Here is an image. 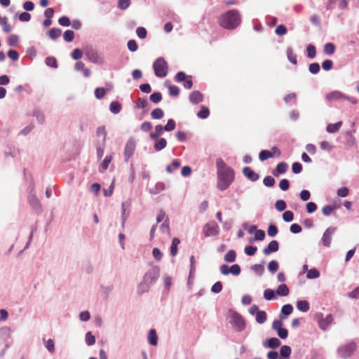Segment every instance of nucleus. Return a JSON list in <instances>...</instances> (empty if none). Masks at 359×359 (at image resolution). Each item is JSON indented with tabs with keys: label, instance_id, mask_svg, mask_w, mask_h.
<instances>
[{
	"label": "nucleus",
	"instance_id": "f257e3e1",
	"mask_svg": "<svg viewBox=\"0 0 359 359\" xmlns=\"http://www.w3.org/2000/svg\"><path fill=\"white\" fill-rule=\"evenodd\" d=\"M216 167L217 170V187L220 191L226 190L234 180V171L222 158L217 159Z\"/></svg>",
	"mask_w": 359,
	"mask_h": 359
},
{
	"label": "nucleus",
	"instance_id": "f03ea898",
	"mask_svg": "<svg viewBox=\"0 0 359 359\" xmlns=\"http://www.w3.org/2000/svg\"><path fill=\"white\" fill-rule=\"evenodd\" d=\"M160 276L158 266H153L144 275L142 280L137 286V294L142 295L149 292L151 286L156 282Z\"/></svg>",
	"mask_w": 359,
	"mask_h": 359
},
{
	"label": "nucleus",
	"instance_id": "7ed1b4c3",
	"mask_svg": "<svg viewBox=\"0 0 359 359\" xmlns=\"http://www.w3.org/2000/svg\"><path fill=\"white\" fill-rule=\"evenodd\" d=\"M241 22V17L238 10L232 9L222 15L219 19V25L226 29H236Z\"/></svg>",
	"mask_w": 359,
	"mask_h": 359
},
{
	"label": "nucleus",
	"instance_id": "20e7f679",
	"mask_svg": "<svg viewBox=\"0 0 359 359\" xmlns=\"http://www.w3.org/2000/svg\"><path fill=\"white\" fill-rule=\"evenodd\" d=\"M153 69L156 76L159 78L165 77L168 72V62L163 57H158L153 63Z\"/></svg>",
	"mask_w": 359,
	"mask_h": 359
},
{
	"label": "nucleus",
	"instance_id": "39448f33",
	"mask_svg": "<svg viewBox=\"0 0 359 359\" xmlns=\"http://www.w3.org/2000/svg\"><path fill=\"white\" fill-rule=\"evenodd\" d=\"M229 312L231 316V323L233 325L235 329L238 332L244 330L246 323L243 316L238 312L233 310H230Z\"/></svg>",
	"mask_w": 359,
	"mask_h": 359
},
{
	"label": "nucleus",
	"instance_id": "423d86ee",
	"mask_svg": "<svg viewBox=\"0 0 359 359\" xmlns=\"http://www.w3.org/2000/svg\"><path fill=\"white\" fill-rule=\"evenodd\" d=\"M356 348V344L353 341L347 344L341 346L337 349V353L339 357L346 359L351 355Z\"/></svg>",
	"mask_w": 359,
	"mask_h": 359
},
{
	"label": "nucleus",
	"instance_id": "0eeeda50",
	"mask_svg": "<svg viewBox=\"0 0 359 359\" xmlns=\"http://www.w3.org/2000/svg\"><path fill=\"white\" fill-rule=\"evenodd\" d=\"M28 203L33 209V210L38 215L42 212L41 204L36 196L34 189L32 188L28 195Z\"/></svg>",
	"mask_w": 359,
	"mask_h": 359
},
{
	"label": "nucleus",
	"instance_id": "6e6552de",
	"mask_svg": "<svg viewBox=\"0 0 359 359\" xmlns=\"http://www.w3.org/2000/svg\"><path fill=\"white\" fill-rule=\"evenodd\" d=\"M175 80L177 82H184L183 86L187 89H191L193 86L192 76L186 75L184 72H178L175 76Z\"/></svg>",
	"mask_w": 359,
	"mask_h": 359
},
{
	"label": "nucleus",
	"instance_id": "1a4fd4ad",
	"mask_svg": "<svg viewBox=\"0 0 359 359\" xmlns=\"http://www.w3.org/2000/svg\"><path fill=\"white\" fill-rule=\"evenodd\" d=\"M135 140L131 137L127 141L124 148V158L126 162H128L129 159L132 157L135 150Z\"/></svg>",
	"mask_w": 359,
	"mask_h": 359
},
{
	"label": "nucleus",
	"instance_id": "9d476101",
	"mask_svg": "<svg viewBox=\"0 0 359 359\" xmlns=\"http://www.w3.org/2000/svg\"><path fill=\"white\" fill-rule=\"evenodd\" d=\"M336 231V227L330 226L324 231L320 241L325 247L329 248L330 246L332 236Z\"/></svg>",
	"mask_w": 359,
	"mask_h": 359
},
{
	"label": "nucleus",
	"instance_id": "9b49d317",
	"mask_svg": "<svg viewBox=\"0 0 359 359\" xmlns=\"http://www.w3.org/2000/svg\"><path fill=\"white\" fill-rule=\"evenodd\" d=\"M281 344V341L276 337L267 338L263 342V346L267 348L276 349Z\"/></svg>",
	"mask_w": 359,
	"mask_h": 359
},
{
	"label": "nucleus",
	"instance_id": "f8f14e48",
	"mask_svg": "<svg viewBox=\"0 0 359 359\" xmlns=\"http://www.w3.org/2000/svg\"><path fill=\"white\" fill-rule=\"evenodd\" d=\"M279 249L278 242L276 240L271 241L268 245L263 250V253L265 255H269L273 252H276Z\"/></svg>",
	"mask_w": 359,
	"mask_h": 359
},
{
	"label": "nucleus",
	"instance_id": "ddd939ff",
	"mask_svg": "<svg viewBox=\"0 0 359 359\" xmlns=\"http://www.w3.org/2000/svg\"><path fill=\"white\" fill-rule=\"evenodd\" d=\"M218 226L212 223L206 224L204 227V234L205 236H216L218 234Z\"/></svg>",
	"mask_w": 359,
	"mask_h": 359
},
{
	"label": "nucleus",
	"instance_id": "4468645a",
	"mask_svg": "<svg viewBox=\"0 0 359 359\" xmlns=\"http://www.w3.org/2000/svg\"><path fill=\"white\" fill-rule=\"evenodd\" d=\"M243 173L245 177L252 182H256L259 180V176L257 173L255 172L250 167H245L243 169Z\"/></svg>",
	"mask_w": 359,
	"mask_h": 359
},
{
	"label": "nucleus",
	"instance_id": "2eb2a0df",
	"mask_svg": "<svg viewBox=\"0 0 359 359\" xmlns=\"http://www.w3.org/2000/svg\"><path fill=\"white\" fill-rule=\"evenodd\" d=\"M288 165L285 162H280L276 165L275 170L272 172V174L275 177H278L279 175L284 174L287 172Z\"/></svg>",
	"mask_w": 359,
	"mask_h": 359
},
{
	"label": "nucleus",
	"instance_id": "dca6fc26",
	"mask_svg": "<svg viewBox=\"0 0 359 359\" xmlns=\"http://www.w3.org/2000/svg\"><path fill=\"white\" fill-rule=\"evenodd\" d=\"M154 140V149L156 151H160L165 149L167 146V140L163 137H158V139H151Z\"/></svg>",
	"mask_w": 359,
	"mask_h": 359
},
{
	"label": "nucleus",
	"instance_id": "f3484780",
	"mask_svg": "<svg viewBox=\"0 0 359 359\" xmlns=\"http://www.w3.org/2000/svg\"><path fill=\"white\" fill-rule=\"evenodd\" d=\"M333 320V317L331 314L327 315L325 318L319 320L318 324L320 328L323 330H326L332 323Z\"/></svg>",
	"mask_w": 359,
	"mask_h": 359
},
{
	"label": "nucleus",
	"instance_id": "a211bd4d",
	"mask_svg": "<svg viewBox=\"0 0 359 359\" xmlns=\"http://www.w3.org/2000/svg\"><path fill=\"white\" fill-rule=\"evenodd\" d=\"M189 99L192 104H196L203 101V95L200 91L194 90L189 95Z\"/></svg>",
	"mask_w": 359,
	"mask_h": 359
},
{
	"label": "nucleus",
	"instance_id": "6ab92c4d",
	"mask_svg": "<svg viewBox=\"0 0 359 359\" xmlns=\"http://www.w3.org/2000/svg\"><path fill=\"white\" fill-rule=\"evenodd\" d=\"M344 94L340 91H332L326 95V99L329 101H339L343 100Z\"/></svg>",
	"mask_w": 359,
	"mask_h": 359
},
{
	"label": "nucleus",
	"instance_id": "aec40b11",
	"mask_svg": "<svg viewBox=\"0 0 359 359\" xmlns=\"http://www.w3.org/2000/svg\"><path fill=\"white\" fill-rule=\"evenodd\" d=\"M292 353L290 346L284 345L280 347L279 359H289Z\"/></svg>",
	"mask_w": 359,
	"mask_h": 359
},
{
	"label": "nucleus",
	"instance_id": "412c9836",
	"mask_svg": "<svg viewBox=\"0 0 359 359\" xmlns=\"http://www.w3.org/2000/svg\"><path fill=\"white\" fill-rule=\"evenodd\" d=\"M11 329L9 327L5 326L0 328V340L5 341L11 335Z\"/></svg>",
	"mask_w": 359,
	"mask_h": 359
},
{
	"label": "nucleus",
	"instance_id": "4be33fe9",
	"mask_svg": "<svg viewBox=\"0 0 359 359\" xmlns=\"http://www.w3.org/2000/svg\"><path fill=\"white\" fill-rule=\"evenodd\" d=\"M148 341L151 346H156L158 344V336L154 329H151L148 334Z\"/></svg>",
	"mask_w": 359,
	"mask_h": 359
},
{
	"label": "nucleus",
	"instance_id": "5701e85b",
	"mask_svg": "<svg viewBox=\"0 0 359 359\" xmlns=\"http://www.w3.org/2000/svg\"><path fill=\"white\" fill-rule=\"evenodd\" d=\"M165 189V184L161 182H159L155 184L154 187L151 188L149 189V193L152 195H156Z\"/></svg>",
	"mask_w": 359,
	"mask_h": 359
},
{
	"label": "nucleus",
	"instance_id": "b1692460",
	"mask_svg": "<svg viewBox=\"0 0 359 359\" xmlns=\"http://www.w3.org/2000/svg\"><path fill=\"white\" fill-rule=\"evenodd\" d=\"M341 126V121H339L335 123H329L326 127V130L329 133H335L340 129Z\"/></svg>",
	"mask_w": 359,
	"mask_h": 359
},
{
	"label": "nucleus",
	"instance_id": "393cba45",
	"mask_svg": "<svg viewBox=\"0 0 359 359\" xmlns=\"http://www.w3.org/2000/svg\"><path fill=\"white\" fill-rule=\"evenodd\" d=\"M62 34V30L59 28L53 27L51 28L48 32V36L52 40H56Z\"/></svg>",
	"mask_w": 359,
	"mask_h": 359
},
{
	"label": "nucleus",
	"instance_id": "a878e982",
	"mask_svg": "<svg viewBox=\"0 0 359 359\" xmlns=\"http://www.w3.org/2000/svg\"><path fill=\"white\" fill-rule=\"evenodd\" d=\"M289 292V288L285 284L280 285L276 290V294L280 297H286L288 295Z\"/></svg>",
	"mask_w": 359,
	"mask_h": 359
},
{
	"label": "nucleus",
	"instance_id": "bb28decb",
	"mask_svg": "<svg viewBox=\"0 0 359 359\" xmlns=\"http://www.w3.org/2000/svg\"><path fill=\"white\" fill-rule=\"evenodd\" d=\"M297 308L302 312H307L310 309V305L306 300H299L297 302Z\"/></svg>",
	"mask_w": 359,
	"mask_h": 359
},
{
	"label": "nucleus",
	"instance_id": "cd10ccee",
	"mask_svg": "<svg viewBox=\"0 0 359 359\" xmlns=\"http://www.w3.org/2000/svg\"><path fill=\"white\" fill-rule=\"evenodd\" d=\"M149 103L147 99L140 97L137 100L135 107L147 111L149 109Z\"/></svg>",
	"mask_w": 359,
	"mask_h": 359
},
{
	"label": "nucleus",
	"instance_id": "c85d7f7f",
	"mask_svg": "<svg viewBox=\"0 0 359 359\" xmlns=\"http://www.w3.org/2000/svg\"><path fill=\"white\" fill-rule=\"evenodd\" d=\"M163 128L161 125H157L155 127V131L149 135L151 139H158L163 134Z\"/></svg>",
	"mask_w": 359,
	"mask_h": 359
},
{
	"label": "nucleus",
	"instance_id": "c756f323",
	"mask_svg": "<svg viewBox=\"0 0 359 359\" xmlns=\"http://www.w3.org/2000/svg\"><path fill=\"white\" fill-rule=\"evenodd\" d=\"M287 60L293 65L297 64V59L296 54L294 53L292 47H288L286 50Z\"/></svg>",
	"mask_w": 359,
	"mask_h": 359
},
{
	"label": "nucleus",
	"instance_id": "7c9ffc66",
	"mask_svg": "<svg viewBox=\"0 0 359 359\" xmlns=\"http://www.w3.org/2000/svg\"><path fill=\"white\" fill-rule=\"evenodd\" d=\"M264 262L262 261L261 264H257L252 265L250 269L255 273H256L259 276H261L264 271Z\"/></svg>",
	"mask_w": 359,
	"mask_h": 359
},
{
	"label": "nucleus",
	"instance_id": "2f4dec72",
	"mask_svg": "<svg viewBox=\"0 0 359 359\" xmlns=\"http://www.w3.org/2000/svg\"><path fill=\"white\" fill-rule=\"evenodd\" d=\"M160 231L163 233L170 235V229L168 217H166L164 222L160 225Z\"/></svg>",
	"mask_w": 359,
	"mask_h": 359
},
{
	"label": "nucleus",
	"instance_id": "473e14b6",
	"mask_svg": "<svg viewBox=\"0 0 359 359\" xmlns=\"http://www.w3.org/2000/svg\"><path fill=\"white\" fill-rule=\"evenodd\" d=\"M109 110L112 114H117L121 110V104L117 101H113L109 105Z\"/></svg>",
	"mask_w": 359,
	"mask_h": 359
},
{
	"label": "nucleus",
	"instance_id": "72a5a7b5",
	"mask_svg": "<svg viewBox=\"0 0 359 359\" xmlns=\"http://www.w3.org/2000/svg\"><path fill=\"white\" fill-rule=\"evenodd\" d=\"M236 259V252L234 250H230L227 252V253L224 255V259L226 262H233Z\"/></svg>",
	"mask_w": 359,
	"mask_h": 359
},
{
	"label": "nucleus",
	"instance_id": "f704fd0d",
	"mask_svg": "<svg viewBox=\"0 0 359 359\" xmlns=\"http://www.w3.org/2000/svg\"><path fill=\"white\" fill-rule=\"evenodd\" d=\"M210 115L209 109L205 106H201L200 110L197 113V116L200 118H207Z\"/></svg>",
	"mask_w": 359,
	"mask_h": 359
},
{
	"label": "nucleus",
	"instance_id": "c9c22d12",
	"mask_svg": "<svg viewBox=\"0 0 359 359\" xmlns=\"http://www.w3.org/2000/svg\"><path fill=\"white\" fill-rule=\"evenodd\" d=\"M0 25L2 26L4 32L9 33L11 32L12 28L8 22V18L6 17H3L0 19Z\"/></svg>",
	"mask_w": 359,
	"mask_h": 359
},
{
	"label": "nucleus",
	"instance_id": "e433bc0d",
	"mask_svg": "<svg viewBox=\"0 0 359 359\" xmlns=\"http://www.w3.org/2000/svg\"><path fill=\"white\" fill-rule=\"evenodd\" d=\"M335 46L332 43H327L324 45L323 51L326 55H332L334 53Z\"/></svg>",
	"mask_w": 359,
	"mask_h": 359
},
{
	"label": "nucleus",
	"instance_id": "4c0bfd02",
	"mask_svg": "<svg viewBox=\"0 0 359 359\" xmlns=\"http://www.w3.org/2000/svg\"><path fill=\"white\" fill-rule=\"evenodd\" d=\"M43 344L46 349L50 353H53L55 352V343L53 339H49L46 340L45 338L43 339Z\"/></svg>",
	"mask_w": 359,
	"mask_h": 359
},
{
	"label": "nucleus",
	"instance_id": "58836bf2",
	"mask_svg": "<svg viewBox=\"0 0 359 359\" xmlns=\"http://www.w3.org/2000/svg\"><path fill=\"white\" fill-rule=\"evenodd\" d=\"M264 298L268 301L276 299V292L271 289H266L264 291Z\"/></svg>",
	"mask_w": 359,
	"mask_h": 359
},
{
	"label": "nucleus",
	"instance_id": "ea45409f",
	"mask_svg": "<svg viewBox=\"0 0 359 359\" xmlns=\"http://www.w3.org/2000/svg\"><path fill=\"white\" fill-rule=\"evenodd\" d=\"M256 322L259 324H263L266 321V313L264 311H260L256 315Z\"/></svg>",
	"mask_w": 359,
	"mask_h": 359
},
{
	"label": "nucleus",
	"instance_id": "a19ab883",
	"mask_svg": "<svg viewBox=\"0 0 359 359\" xmlns=\"http://www.w3.org/2000/svg\"><path fill=\"white\" fill-rule=\"evenodd\" d=\"M163 116L164 112L161 108H156L151 113V116L154 119H161Z\"/></svg>",
	"mask_w": 359,
	"mask_h": 359
},
{
	"label": "nucleus",
	"instance_id": "79ce46f5",
	"mask_svg": "<svg viewBox=\"0 0 359 359\" xmlns=\"http://www.w3.org/2000/svg\"><path fill=\"white\" fill-rule=\"evenodd\" d=\"M126 204L127 203L126 202H123L121 204V209H122L121 226H122V228L125 227V223H126L128 216V213H126Z\"/></svg>",
	"mask_w": 359,
	"mask_h": 359
},
{
	"label": "nucleus",
	"instance_id": "37998d69",
	"mask_svg": "<svg viewBox=\"0 0 359 359\" xmlns=\"http://www.w3.org/2000/svg\"><path fill=\"white\" fill-rule=\"evenodd\" d=\"M307 57L313 59L316 55V49L313 44H309L306 47Z\"/></svg>",
	"mask_w": 359,
	"mask_h": 359
},
{
	"label": "nucleus",
	"instance_id": "c03bdc74",
	"mask_svg": "<svg viewBox=\"0 0 359 359\" xmlns=\"http://www.w3.org/2000/svg\"><path fill=\"white\" fill-rule=\"evenodd\" d=\"M320 276V272L315 268L308 270L306 278L308 279H315Z\"/></svg>",
	"mask_w": 359,
	"mask_h": 359
},
{
	"label": "nucleus",
	"instance_id": "a18cd8bd",
	"mask_svg": "<svg viewBox=\"0 0 359 359\" xmlns=\"http://www.w3.org/2000/svg\"><path fill=\"white\" fill-rule=\"evenodd\" d=\"M266 233L264 231L258 229L255 231V238L250 239V242L254 241H263L265 238Z\"/></svg>",
	"mask_w": 359,
	"mask_h": 359
},
{
	"label": "nucleus",
	"instance_id": "49530a36",
	"mask_svg": "<svg viewBox=\"0 0 359 359\" xmlns=\"http://www.w3.org/2000/svg\"><path fill=\"white\" fill-rule=\"evenodd\" d=\"M45 63L47 66L52 68L56 69L57 67V62L56 58L54 57H47L45 60Z\"/></svg>",
	"mask_w": 359,
	"mask_h": 359
},
{
	"label": "nucleus",
	"instance_id": "de8ad7c7",
	"mask_svg": "<svg viewBox=\"0 0 359 359\" xmlns=\"http://www.w3.org/2000/svg\"><path fill=\"white\" fill-rule=\"evenodd\" d=\"M271 157H273V154L269 150H262L259 154V158L262 161H266Z\"/></svg>",
	"mask_w": 359,
	"mask_h": 359
},
{
	"label": "nucleus",
	"instance_id": "09e8293b",
	"mask_svg": "<svg viewBox=\"0 0 359 359\" xmlns=\"http://www.w3.org/2000/svg\"><path fill=\"white\" fill-rule=\"evenodd\" d=\"M63 38L66 42H72L74 38V32L71 29L66 30L63 34Z\"/></svg>",
	"mask_w": 359,
	"mask_h": 359
},
{
	"label": "nucleus",
	"instance_id": "8fccbe9b",
	"mask_svg": "<svg viewBox=\"0 0 359 359\" xmlns=\"http://www.w3.org/2000/svg\"><path fill=\"white\" fill-rule=\"evenodd\" d=\"M180 161L177 159H175L172 161V165H168L166 166L165 170L168 173H172L173 172L172 168L174 169H177L180 166Z\"/></svg>",
	"mask_w": 359,
	"mask_h": 359
},
{
	"label": "nucleus",
	"instance_id": "3c124183",
	"mask_svg": "<svg viewBox=\"0 0 359 359\" xmlns=\"http://www.w3.org/2000/svg\"><path fill=\"white\" fill-rule=\"evenodd\" d=\"M151 102L158 104L162 100V94L160 92H155L149 96Z\"/></svg>",
	"mask_w": 359,
	"mask_h": 359
},
{
	"label": "nucleus",
	"instance_id": "603ef678",
	"mask_svg": "<svg viewBox=\"0 0 359 359\" xmlns=\"http://www.w3.org/2000/svg\"><path fill=\"white\" fill-rule=\"evenodd\" d=\"M287 204L284 200L280 199L276 201L275 203V208L279 212L285 210Z\"/></svg>",
	"mask_w": 359,
	"mask_h": 359
},
{
	"label": "nucleus",
	"instance_id": "864d4df0",
	"mask_svg": "<svg viewBox=\"0 0 359 359\" xmlns=\"http://www.w3.org/2000/svg\"><path fill=\"white\" fill-rule=\"evenodd\" d=\"M292 311L293 306H292V304H285L281 308V313L286 316L290 315L292 313Z\"/></svg>",
	"mask_w": 359,
	"mask_h": 359
},
{
	"label": "nucleus",
	"instance_id": "5fc2aeb1",
	"mask_svg": "<svg viewBox=\"0 0 359 359\" xmlns=\"http://www.w3.org/2000/svg\"><path fill=\"white\" fill-rule=\"evenodd\" d=\"M176 123L173 119H168L166 125L163 126V130L167 132H170L175 128Z\"/></svg>",
	"mask_w": 359,
	"mask_h": 359
},
{
	"label": "nucleus",
	"instance_id": "6e6d98bb",
	"mask_svg": "<svg viewBox=\"0 0 359 359\" xmlns=\"http://www.w3.org/2000/svg\"><path fill=\"white\" fill-rule=\"evenodd\" d=\"M320 70V65L318 62L311 63L309 66V71L312 74H317Z\"/></svg>",
	"mask_w": 359,
	"mask_h": 359
},
{
	"label": "nucleus",
	"instance_id": "4d7b16f0",
	"mask_svg": "<svg viewBox=\"0 0 359 359\" xmlns=\"http://www.w3.org/2000/svg\"><path fill=\"white\" fill-rule=\"evenodd\" d=\"M229 274L231 273L233 276H238L241 271V266L237 264H233L232 266H229Z\"/></svg>",
	"mask_w": 359,
	"mask_h": 359
},
{
	"label": "nucleus",
	"instance_id": "13d9d810",
	"mask_svg": "<svg viewBox=\"0 0 359 359\" xmlns=\"http://www.w3.org/2000/svg\"><path fill=\"white\" fill-rule=\"evenodd\" d=\"M267 268L270 272L273 273L276 272L279 268L278 262L276 260H272L269 263Z\"/></svg>",
	"mask_w": 359,
	"mask_h": 359
},
{
	"label": "nucleus",
	"instance_id": "bf43d9fd",
	"mask_svg": "<svg viewBox=\"0 0 359 359\" xmlns=\"http://www.w3.org/2000/svg\"><path fill=\"white\" fill-rule=\"evenodd\" d=\"M278 232V227L275 224H270L267 229V233L270 237H274Z\"/></svg>",
	"mask_w": 359,
	"mask_h": 359
},
{
	"label": "nucleus",
	"instance_id": "052dcab7",
	"mask_svg": "<svg viewBox=\"0 0 359 359\" xmlns=\"http://www.w3.org/2000/svg\"><path fill=\"white\" fill-rule=\"evenodd\" d=\"M283 219L285 222H290L294 219V214L290 210H286L283 214Z\"/></svg>",
	"mask_w": 359,
	"mask_h": 359
},
{
	"label": "nucleus",
	"instance_id": "680f3d73",
	"mask_svg": "<svg viewBox=\"0 0 359 359\" xmlns=\"http://www.w3.org/2000/svg\"><path fill=\"white\" fill-rule=\"evenodd\" d=\"M96 135L97 137H102L103 142L106 140L107 132L104 126H100L97 128Z\"/></svg>",
	"mask_w": 359,
	"mask_h": 359
},
{
	"label": "nucleus",
	"instance_id": "e2e57ef3",
	"mask_svg": "<svg viewBox=\"0 0 359 359\" xmlns=\"http://www.w3.org/2000/svg\"><path fill=\"white\" fill-rule=\"evenodd\" d=\"M136 34L137 35V36L141 39H144L147 37V29L143 27H138L137 29H136Z\"/></svg>",
	"mask_w": 359,
	"mask_h": 359
},
{
	"label": "nucleus",
	"instance_id": "0e129e2a",
	"mask_svg": "<svg viewBox=\"0 0 359 359\" xmlns=\"http://www.w3.org/2000/svg\"><path fill=\"white\" fill-rule=\"evenodd\" d=\"M86 343L88 346H92L95 343V337L91 332H88L86 334Z\"/></svg>",
	"mask_w": 359,
	"mask_h": 359
},
{
	"label": "nucleus",
	"instance_id": "69168bd1",
	"mask_svg": "<svg viewBox=\"0 0 359 359\" xmlns=\"http://www.w3.org/2000/svg\"><path fill=\"white\" fill-rule=\"evenodd\" d=\"M275 180L271 176H266L263 180V184L267 187H271L275 184Z\"/></svg>",
	"mask_w": 359,
	"mask_h": 359
},
{
	"label": "nucleus",
	"instance_id": "338daca9",
	"mask_svg": "<svg viewBox=\"0 0 359 359\" xmlns=\"http://www.w3.org/2000/svg\"><path fill=\"white\" fill-rule=\"evenodd\" d=\"M210 290L212 293H219L222 290V283L220 281L216 282L212 285Z\"/></svg>",
	"mask_w": 359,
	"mask_h": 359
},
{
	"label": "nucleus",
	"instance_id": "774afa93",
	"mask_svg": "<svg viewBox=\"0 0 359 359\" xmlns=\"http://www.w3.org/2000/svg\"><path fill=\"white\" fill-rule=\"evenodd\" d=\"M257 250V248L256 246L253 245H247L245 248V253L248 256H252L254 255Z\"/></svg>",
	"mask_w": 359,
	"mask_h": 359
}]
</instances>
